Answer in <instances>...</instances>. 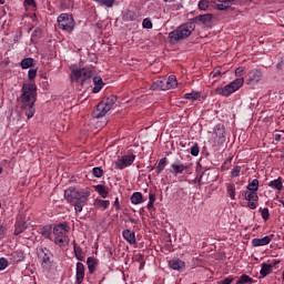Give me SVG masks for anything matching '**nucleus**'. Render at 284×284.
I'll list each match as a JSON object with an SVG mask.
<instances>
[{
    "mask_svg": "<svg viewBox=\"0 0 284 284\" xmlns=\"http://www.w3.org/2000/svg\"><path fill=\"white\" fill-rule=\"evenodd\" d=\"M8 267V260L6 257L0 258V272Z\"/></svg>",
    "mask_w": 284,
    "mask_h": 284,
    "instance_id": "nucleus-49",
    "label": "nucleus"
},
{
    "mask_svg": "<svg viewBox=\"0 0 284 284\" xmlns=\"http://www.w3.org/2000/svg\"><path fill=\"white\" fill-rule=\"evenodd\" d=\"M73 252H74V256L78 261H83L85 258L83 248H81V246H79L75 241H73Z\"/></svg>",
    "mask_w": 284,
    "mask_h": 284,
    "instance_id": "nucleus-21",
    "label": "nucleus"
},
{
    "mask_svg": "<svg viewBox=\"0 0 284 284\" xmlns=\"http://www.w3.org/2000/svg\"><path fill=\"white\" fill-rule=\"evenodd\" d=\"M154 85L156 88H159V90H168V87L165 84V79L163 80H158L156 82H154Z\"/></svg>",
    "mask_w": 284,
    "mask_h": 284,
    "instance_id": "nucleus-44",
    "label": "nucleus"
},
{
    "mask_svg": "<svg viewBox=\"0 0 284 284\" xmlns=\"http://www.w3.org/2000/svg\"><path fill=\"white\" fill-rule=\"evenodd\" d=\"M52 252L48 248H38V258L41 262L43 270H50L52 267Z\"/></svg>",
    "mask_w": 284,
    "mask_h": 284,
    "instance_id": "nucleus-10",
    "label": "nucleus"
},
{
    "mask_svg": "<svg viewBox=\"0 0 284 284\" xmlns=\"http://www.w3.org/2000/svg\"><path fill=\"white\" fill-rule=\"evenodd\" d=\"M169 266L171 270H175L176 272H181V270H185V262L175 258V260H170L169 261Z\"/></svg>",
    "mask_w": 284,
    "mask_h": 284,
    "instance_id": "nucleus-19",
    "label": "nucleus"
},
{
    "mask_svg": "<svg viewBox=\"0 0 284 284\" xmlns=\"http://www.w3.org/2000/svg\"><path fill=\"white\" fill-rule=\"evenodd\" d=\"M58 28L65 32H72V30H74V18H72L71 14L61 13L58 17Z\"/></svg>",
    "mask_w": 284,
    "mask_h": 284,
    "instance_id": "nucleus-9",
    "label": "nucleus"
},
{
    "mask_svg": "<svg viewBox=\"0 0 284 284\" xmlns=\"http://www.w3.org/2000/svg\"><path fill=\"white\" fill-rule=\"evenodd\" d=\"M90 194V189L79 191L77 187L71 186L64 191V199L70 203V205H74L75 212H83V207L88 205Z\"/></svg>",
    "mask_w": 284,
    "mask_h": 284,
    "instance_id": "nucleus-2",
    "label": "nucleus"
},
{
    "mask_svg": "<svg viewBox=\"0 0 284 284\" xmlns=\"http://www.w3.org/2000/svg\"><path fill=\"white\" fill-rule=\"evenodd\" d=\"M239 174H241V166L236 165L234 169H232L231 176L233 179H236V176H239Z\"/></svg>",
    "mask_w": 284,
    "mask_h": 284,
    "instance_id": "nucleus-46",
    "label": "nucleus"
},
{
    "mask_svg": "<svg viewBox=\"0 0 284 284\" xmlns=\"http://www.w3.org/2000/svg\"><path fill=\"white\" fill-rule=\"evenodd\" d=\"M130 223H134V225H136L139 223V220L130 217L129 219Z\"/></svg>",
    "mask_w": 284,
    "mask_h": 284,
    "instance_id": "nucleus-58",
    "label": "nucleus"
},
{
    "mask_svg": "<svg viewBox=\"0 0 284 284\" xmlns=\"http://www.w3.org/2000/svg\"><path fill=\"white\" fill-rule=\"evenodd\" d=\"M146 207L148 210H152V207H154V202H149Z\"/></svg>",
    "mask_w": 284,
    "mask_h": 284,
    "instance_id": "nucleus-59",
    "label": "nucleus"
},
{
    "mask_svg": "<svg viewBox=\"0 0 284 284\" xmlns=\"http://www.w3.org/2000/svg\"><path fill=\"white\" fill-rule=\"evenodd\" d=\"M20 65H21L22 70H28V68H32V65H34V59L24 58L21 60Z\"/></svg>",
    "mask_w": 284,
    "mask_h": 284,
    "instance_id": "nucleus-29",
    "label": "nucleus"
},
{
    "mask_svg": "<svg viewBox=\"0 0 284 284\" xmlns=\"http://www.w3.org/2000/svg\"><path fill=\"white\" fill-rule=\"evenodd\" d=\"M156 201V195L154 193L149 194V203H154Z\"/></svg>",
    "mask_w": 284,
    "mask_h": 284,
    "instance_id": "nucleus-55",
    "label": "nucleus"
},
{
    "mask_svg": "<svg viewBox=\"0 0 284 284\" xmlns=\"http://www.w3.org/2000/svg\"><path fill=\"white\" fill-rule=\"evenodd\" d=\"M268 185L270 187H273V190H278V192H281V190H283V179L278 178L277 180H273Z\"/></svg>",
    "mask_w": 284,
    "mask_h": 284,
    "instance_id": "nucleus-31",
    "label": "nucleus"
},
{
    "mask_svg": "<svg viewBox=\"0 0 284 284\" xmlns=\"http://www.w3.org/2000/svg\"><path fill=\"white\" fill-rule=\"evenodd\" d=\"M87 265H88L89 274H94V270H97V260H94V257L92 256L88 257Z\"/></svg>",
    "mask_w": 284,
    "mask_h": 284,
    "instance_id": "nucleus-30",
    "label": "nucleus"
},
{
    "mask_svg": "<svg viewBox=\"0 0 284 284\" xmlns=\"http://www.w3.org/2000/svg\"><path fill=\"white\" fill-rule=\"evenodd\" d=\"M0 207H1V203H0Z\"/></svg>",
    "mask_w": 284,
    "mask_h": 284,
    "instance_id": "nucleus-64",
    "label": "nucleus"
},
{
    "mask_svg": "<svg viewBox=\"0 0 284 284\" xmlns=\"http://www.w3.org/2000/svg\"><path fill=\"white\" fill-rule=\"evenodd\" d=\"M122 236L126 243H130V245L136 244V235L134 232L130 231V229L124 230Z\"/></svg>",
    "mask_w": 284,
    "mask_h": 284,
    "instance_id": "nucleus-17",
    "label": "nucleus"
},
{
    "mask_svg": "<svg viewBox=\"0 0 284 284\" xmlns=\"http://www.w3.org/2000/svg\"><path fill=\"white\" fill-rule=\"evenodd\" d=\"M217 1H219V3H216V6H215L216 10H220V11L229 10L230 4L223 2V0H217Z\"/></svg>",
    "mask_w": 284,
    "mask_h": 284,
    "instance_id": "nucleus-41",
    "label": "nucleus"
},
{
    "mask_svg": "<svg viewBox=\"0 0 284 284\" xmlns=\"http://www.w3.org/2000/svg\"><path fill=\"white\" fill-rule=\"evenodd\" d=\"M234 283V277H226L220 282H217V284H232Z\"/></svg>",
    "mask_w": 284,
    "mask_h": 284,
    "instance_id": "nucleus-50",
    "label": "nucleus"
},
{
    "mask_svg": "<svg viewBox=\"0 0 284 284\" xmlns=\"http://www.w3.org/2000/svg\"><path fill=\"white\" fill-rule=\"evenodd\" d=\"M114 207L118 211L121 210V204L119 203V197H116L115 201H114Z\"/></svg>",
    "mask_w": 284,
    "mask_h": 284,
    "instance_id": "nucleus-56",
    "label": "nucleus"
},
{
    "mask_svg": "<svg viewBox=\"0 0 284 284\" xmlns=\"http://www.w3.org/2000/svg\"><path fill=\"white\" fill-rule=\"evenodd\" d=\"M165 165H168V158H162L156 165V174H161L165 170Z\"/></svg>",
    "mask_w": 284,
    "mask_h": 284,
    "instance_id": "nucleus-32",
    "label": "nucleus"
},
{
    "mask_svg": "<svg viewBox=\"0 0 284 284\" xmlns=\"http://www.w3.org/2000/svg\"><path fill=\"white\" fill-rule=\"evenodd\" d=\"M134 159H136L134 154L123 155L122 159L115 162V170H125V168L134 163Z\"/></svg>",
    "mask_w": 284,
    "mask_h": 284,
    "instance_id": "nucleus-12",
    "label": "nucleus"
},
{
    "mask_svg": "<svg viewBox=\"0 0 284 284\" xmlns=\"http://www.w3.org/2000/svg\"><path fill=\"white\" fill-rule=\"evenodd\" d=\"M171 168H172V173L173 174H183V172H185V170H189L190 169V166H187V165H184V164H179V163H173L172 165H171Z\"/></svg>",
    "mask_w": 284,
    "mask_h": 284,
    "instance_id": "nucleus-25",
    "label": "nucleus"
},
{
    "mask_svg": "<svg viewBox=\"0 0 284 284\" xmlns=\"http://www.w3.org/2000/svg\"><path fill=\"white\" fill-rule=\"evenodd\" d=\"M97 3H99L100 6H104L105 8H112L114 6V2L116 0H95Z\"/></svg>",
    "mask_w": 284,
    "mask_h": 284,
    "instance_id": "nucleus-37",
    "label": "nucleus"
},
{
    "mask_svg": "<svg viewBox=\"0 0 284 284\" xmlns=\"http://www.w3.org/2000/svg\"><path fill=\"white\" fill-rule=\"evenodd\" d=\"M92 174H93V176H95V179H101V176H103V169H101L99 166L93 168Z\"/></svg>",
    "mask_w": 284,
    "mask_h": 284,
    "instance_id": "nucleus-42",
    "label": "nucleus"
},
{
    "mask_svg": "<svg viewBox=\"0 0 284 284\" xmlns=\"http://www.w3.org/2000/svg\"><path fill=\"white\" fill-rule=\"evenodd\" d=\"M131 203L133 205H141L143 203V194L141 192H134L131 195Z\"/></svg>",
    "mask_w": 284,
    "mask_h": 284,
    "instance_id": "nucleus-27",
    "label": "nucleus"
},
{
    "mask_svg": "<svg viewBox=\"0 0 284 284\" xmlns=\"http://www.w3.org/2000/svg\"><path fill=\"white\" fill-rule=\"evenodd\" d=\"M196 30V23L186 22L178 27L175 30L169 33L170 43L176 44L180 41L187 39V37L192 36V32Z\"/></svg>",
    "mask_w": 284,
    "mask_h": 284,
    "instance_id": "nucleus-3",
    "label": "nucleus"
},
{
    "mask_svg": "<svg viewBox=\"0 0 284 284\" xmlns=\"http://www.w3.org/2000/svg\"><path fill=\"white\" fill-rule=\"evenodd\" d=\"M211 74L213 79H216V77H221L222 73L220 69H214Z\"/></svg>",
    "mask_w": 284,
    "mask_h": 284,
    "instance_id": "nucleus-52",
    "label": "nucleus"
},
{
    "mask_svg": "<svg viewBox=\"0 0 284 284\" xmlns=\"http://www.w3.org/2000/svg\"><path fill=\"white\" fill-rule=\"evenodd\" d=\"M164 83L166 85V90H172L179 85L176 82V77L175 75H170L168 79H164Z\"/></svg>",
    "mask_w": 284,
    "mask_h": 284,
    "instance_id": "nucleus-26",
    "label": "nucleus"
},
{
    "mask_svg": "<svg viewBox=\"0 0 284 284\" xmlns=\"http://www.w3.org/2000/svg\"><path fill=\"white\" fill-rule=\"evenodd\" d=\"M37 78V69H30L28 72V79L29 81H33V79Z\"/></svg>",
    "mask_w": 284,
    "mask_h": 284,
    "instance_id": "nucleus-47",
    "label": "nucleus"
},
{
    "mask_svg": "<svg viewBox=\"0 0 284 284\" xmlns=\"http://www.w3.org/2000/svg\"><path fill=\"white\" fill-rule=\"evenodd\" d=\"M26 258L23 251H14L9 255V261L11 265H17V263H21Z\"/></svg>",
    "mask_w": 284,
    "mask_h": 284,
    "instance_id": "nucleus-15",
    "label": "nucleus"
},
{
    "mask_svg": "<svg viewBox=\"0 0 284 284\" xmlns=\"http://www.w3.org/2000/svg\"><path fill=\"white\" fill-rule=\"evenodd\" d=\"M94 190L101 195L102 199H106L108 194H110V189L103 184L95 185Z\"/></svg>",
    "mask_w": 284,
    "mask_h": 284,
    "instance_id": "nucleus-22",
    "label": "nucleus"
},
{
    "mask_svg": "<svg viewBox=\"0 0 284 284\" xmlns=\"http://www.w3.org/2000/svg\"><path fill=\"white\" fill-rule=\"evenodd\" d=\"M6 3V0H0V6H3Z\"/></svg>",
    "mask_w": 284,
    "mask_h": 284,
    "instance_id": "nucleus-61",
    "label": "nucleus"
},
{
    "mask_svg": "<svg viewBox=\"0 0 284 284\" xmlns=\"http://www.w3.org/2000/svg\"><path fill=\"white\" fill-rule=\"evenodd\" d=\"M199 10L206 11L207 8H210V1L209 0H200L197 4Z\"/></svg>",
    "mask_w": 284,
    "mask_h": 284,
    "instance_id": "nucleus-38",
    "label": "nucleus"
},
{
    "mask_svg": "<svg viewBox=\"0 0 284 284\" xmlns=\"http://www.w3.org/2000/svg\"><path fill=\"white\" fill-rule=\"evenodd\" d=\"M282 132H283V134H284V130H283Z\"/></svg>",
    "mask_w": 284,
    "mask_h": 284,
    "instance_id": "nucleus-63",
    "label": "nucleus"
},
{
    "mask_svg": "<svg viewBox=\"0 0 284 284\" xmlns=\"http://www.w3.org/2000/svg\"><path fill=\"white\" fill-rule=\"evenodd\" d=\"M26 230H28V223L26 222V217L23 216L18 217L16 222V230H14L16 236H19V234H23Z\"/></svg>",
    "mask_w": 284,
    "mask_h": 284,
    "instance_id": "nucleus-13",
    "label": "nucleus"
},
{
    "mask_svg": "<svg viewBox=\"0 0 284 284\" xmlns=\"http://www.w3.org/2000/svg\"><path fill=\"white\" fill-rule=\"evenodd\" d=\"M81 77H83L82 85H85V83H90V79H92V77H94V72L88 68L72 69V71H71V81L72 82L79 81L81 79Z\"/></svg>",
    "mask_w": 284,
    "mask_h": 284,
    "instance_id": "nucleus-8",
    "label": "nucleus"
},
{
    "mask_svg": "<svg viewBox=\"0 0 284 284\" xmlns=\"http://www.w3.org/2000/svg\"><path fill=\"white\" fill-rule=\"evenodd\" d=\"M261 216L264 221H270V209H260Z\"/></svg>",
    "mask_w": 284,
    "mask_h": 284,
    "instance_id": "nucleus-43",
    "label": "nucleus"
},
{
    "mask_svg": "<svg viewBox=\"0 0 284 284\" xmlns=\"http://www.w3.org/2000/svg\"><path fill=\"white\" fill-rule=\"evenodd\" d=\"M254 280L250 277V275H241L240 278L237 280L236 284H245V283H252Z\"/></svg>",
    "mask_w": 284,
    "mask_h": 284,
    "instance_id": "nucleus-36",
    "label": "nucleus"
},
{
    "mask_svg": "<svg viewBox=\"0 0 284 284\" xmlns=\"http://www.w3.org/2000/svg\"><path fill=\"white\" fill-rule=\"evenodd\" d=\"M196 30V23L186 22L178 27L175 30L169 33L170 43L176 44L180 41L187 39V37L192 36V32Z\"/></svg>",
    "mask_w": 284,
    "mask_h": 284,
    "instance_id": "nucleus-4",
    "label": "nucleus"
},
{
    "mask_svg": "<svg viewBox=\"0 0 284 284\" xmlns=\"http://www.w3.org/2000/svg\"><path fill=\"white\" fill-rule=\"evenodd\" d=\"M227 194H229L230 199H232V201H234V199L236 196V187L234 186V184H230L227 186Z\"/></svg>",
    "mask_w": 284,
    "mask_h": 284,
    "instance_id": "nucleus-39",
    "label": "nucleus"
},
{
    "mask_svg": "<svg viewBox=\"0 0 284 284\" xmlns=\"http://www.w3.org/2000/svg\"><path fill=\"white\" fill-rule=\"evenodd\" d=\"M1 172H3V169L0 166V174H1Z\"/></svg>",
    "mask_w": 284,
    "mask_h": 284,
    "instance_id": "nucleus-62",
    "label": "nucleus"
},
{
    "mask_svg": "<svg viewBox=\"0 0 284 284\" xmlns=\"http://www.w3.org/2000/svg\"><path fill=\"white\" fill-rule=\"evenodd\" d=\"M195 20L200 21V23H203V26H212V14L210 13L197 16Z\"/></svg>",
    "mask_w": 284,
    "mask_h": 284,
    "instance_id": "nucleus-24",
    "label": "nucleus"
},
{
    "mask_svg": "<svg viewBox=\"0 0 284 284\" xmlns=\"http://www.w3.org/2000/svg\"><path fill=\"white\" fill-rule=\"evenodd\" d=\"M246 190L248 192H258V179L252 180V182L246 186Z\"/></svg>",
    "mask_w": 284,
    "mask_h": 284,
    "instance_id": "nucleus-33",
    "label": "nucleus"
},
{
    "mask_svg": "<svg viewBox=\"0 0 284 284\" xmlns=\"http://www.w3.org/2000/svg\"><path fill=\"white\" fill-rule=\"evenodd\" d=\"M244 199L245 201H247V207H250V210H256V207L258 206V194L254 191H246L244 193Z\"/></svg>",
    "mask_w": 284,
    "mask_h": 284,
    "instance_id": "nucleus-11",
    "label": "nucleus"
},
{
    "mask_svg": "<svg viewBox=\"0 0 284 284\" xmlns=\"http://www.w3.org/2000/svg\"><path fill=\"white\" fill-rule=\"evenodd\" d=\"M261 77H262V74H261V71L258 69H254V70L251 71V75H250L251 81L258 82V81H261Z\"/></svg>",
    "mask_w": 284,
    "mask_h": 284,
    "instance_id": "nucleus-34",
    "label": "nucleus"
},
{
    "mask_svg": "<svg viewBox=\"0 0 284 284\" xmlns=\"http://www.w3.org/2000/svg\"><path fill=\"white\" fill-rule=\"evenodd\" d=\"M93 205L94 207H97L98 210H108V207H110V201L109 200H101L99 197H97L94 201H93Z\"/></svg>",
    "mask_w": 284,
    "mask_h": 284,
    "instance_id": "nucleus-20",
    "label": "nucleus"
},
{
    "mask_svg": "<svg viewBox=\"0 0 284 284\" xmlns=\"http://www.w3.org/2000/svg\"><path fill=\"white\" fill-rule=\"evenodd\" d=\"M199 152H200L199 144L195 143V144L191 148V154H192V156H199Z\"/></svg>",
    "mask_w": 284,
    "mask_h": 284,
    "instance_id": "nucleus-48",
    "label": "nucleus"
},
{
    "mask_svg": "<svg viewBox=\"0 0 284 284\" xmlns=\"http://www.w3.org/2000/svg\"><path fill=\"white\" fill-rule=\"evenodd\" d=\"M3 234H6V227L0 225V236H3Z\"/></svg>",
    "mask_w": 284,
    "mask_h": 284,
    "instance_id": "nucleus-57",
    "label": "nucleus"
},
{
    "mask_svg": "<svg viewBox=\"0 0 284 284\" xmlns=\"http://www.w3.org/2000/svg\"><path fill=\"white\" fill-rule=\"evenodd\" d=\"M214 134L221 143L225 142V125L219 123L214 128Z\"/></svg>",
    "mask_w": 284,
    "mask_h": 284,
    "instance_id": "nucleus-16",
    "label": "nucleus"
},
{
    "mask_svg": "<svg viewBox=\"0 0 284 284\" xmlns=\"http://www.w3.org/2000/svg\"><path fill=\"white\" fill-rule=\"evenodd\" d=\"M243 83H245V79L237 78L225 87L215 89V94H220L221 97H230V94H234V92L241 90Z\"/></svg>",
    "mask_w": 284,
    "mask_h": 284,
    "instance_id": "nucleus-7",
    "label": "nucleus"
},
{
    "mask_svg": "<svg viewBox=\"0 0 284 284\" xmlns=\"http://www.w3.org/2000/svg\"><path fill=\"white\" fill-rule=\"evenodd\" d=\"M114 103H116V95H111L109 98H104L98 105L97 110L93 112L94 119H101L109 113L112 108H114Z\"/></svg>",
    "mask_w": 284,
    "mask_h": 284,
    "instance_id": "nucleus-5",
    "label": "nucleus"
},
{
    "mask_svg": "<svg viewBox=\"0 0 284 284\" xmlns=\"http://www.w3.org/2000/svg\"><path fill=\"white\" fill-rule=\"evenodd\" d=\"M270 243H272L271 236H264L262 239H253L252 240L253 247H263V245H270Z\"/></svg>",
    "mask_w": 284,
    "mask_h": 284,
    "instance_id": "nucleus-18",
    "label": "nucleus"
},
{
    "mask_svg": "<svg viewBox=\"0 0 284 284\" xmlns=\"http://www.w3.org/2000/svg\"><path fill=\"white\" fill-rule=\"evenodd\" d=\"M83 278H85V266L83 263H77V273H75V284L83 283Z\"/></svg>",
    "mask_w": 284,
    "mask_h": 284,
    "instance_id": "nucleus-14",
    "label": "nucleus"
},
{
    "mask_svg": "<svg viewBox=\"0 0 284 284\" xmlns=\"http://www.w3.org/2000/svg\"><path fill=\"white\" fill-rule=\"evenodd\" d=\"M275 141H281V134H275Z\"/></svg>",
    "mask_w": 284,
    "mask_h": 284,
    "instance_id": "nucleus-60",
    "label": "nucleus"
},
{
    "mask_svg": "<svg viewBox=\"0 0 284 284\" xmlns=\"http://www.w3.org/2000/svg\"><path fill=\"white\" fill-rule=\"evenodd\" d=\"M243 72H245V69L243 67L235 69L236 77H243Z\"/></svg>",
    "mask_w": 284,
    "mask_h": 284,
    "instance_id": "nucleus-51",
    "label": "nucleus"
},
{
    "mask_svg": "<svg viewBox=\"0 0 284 284\" xmlns=\"http://www.w3.org/2000/svg\"><path fill=\"white\" fill-rule=\"evenodd\" d=\"M274 267V265L272 264H262V268L260 271L261 276H263V278H265V276H270V274H272V268Z\"/></svg>",
    "mask_w": 284,
    "mask_h": 284,
    "instance_id": "nucleus-28",
    "label": "nucleus"
},
{
    "mask_svg": "<svg viewBox=\"0 0 284 284\" xmlns=\"http://www.w3.org/2000/svg\"><path fill=\"white\" fill-rule=\"evenodd\" d=\"M142 27L146 30H152V20H150V18H145L142 22Z\"/></svg>",
    "mask_w": 284,
    "mask_h": 284,
    "instance_id": "nucleus-45",
    "label": "nucleus"
},
{
    "mask_svg": "<svg viewBox=\"0 0 284 284\" xmlns=\"http://www.w3.org/2000/svg\"><path fill=\"white\" fill-rule=\"evenodd\" d=\"M20 101L28 119H32L34 116V103H37V84L24 83L22 85Z\"/></svg>",
    "mask_w": 284,
    "mask_h": 284,
    "instance_id": "nucleus-1",
    "label": "nucleus"
},
{
    "mask_svg": "<svg viewBox=\"0 0 284 284\" xmlns=\"http://www.w3.org/2000/svg\"><path fill=\"white\" fill-rule=\"evenodd\" d=\"M41 234L44 239H52V226H43Z\"/></svg>",
    "mask_w": 284,
    "mask_h": 284,
    "instance_id": "nucleus-35",
    "label": "nucleus"
},
{
    "mask_svg": "<svg viewBox=\"0 0 284 284\" xmlns=\"http://www.w3.org/2000/svg\"><path fill=\"white\" fill-rule=\"evenodd\" d=\"M70 227L67 223H60L53 227V234H54V243L55 245H68L70 243V237H68V232Z\"/></svg>",
    "mask_w": 284,
    "mask_h": 284,
    "instance_id": "nucleus-6",
    "label": "nucleus"
},
{
    "mask_svg": "<svg viewBox=\"0 0 284 284\" xmlns=\"http://www.w3.org/2000/svg\"><path fill=\"white\" fill-rule=\"evenodd\" d=\"M94 88L92 89L93 94H98L103 89V79L101 77L93 78Z\"/></svg>",
    "mask_w": 284,
    "mask_h": 284,
    "instance_id": "nucleus-23",
    "label": "nucleus"
},
{
    "mask_svg": "<svg viewBox=\"0 0 284 284\" xmlns=\"http://www.w3.org/2000/svg\"><path fill=\"white\" fill-rule=\"evenodd\" d=\"M201 98V93L199 92H192L184 94V99H189L190 101H196V99Z\"/></svg>",
    "mask_w": 284,
    "mask_h": 284,
    "instance_id": "nucleus-40",
    "label": "nucleus"
},
{
    "mask_svg": "<svg viewBox=\"0 0 284 284\" xmlns=\"http://www.w3.org/2000/svg\"><path fill=\"white\" fill-rule=\"evenodd\" d=\"M136 261H138V263H140V270H143V265H144V263H143V255H136Z\"/></svg>",
    "mask_w": 284,
    "mask_h": 284,
    "instance_id": "nucleus-53",
    "label": "nucleus"
},
{
    "mask_svg": "<svg viewBox=\"0 0 284 284\" xmlns=\"http://www.w3.org/2000/svg\"><path fill=\"white\" fill-rule=\"evenodd\" d=\"M24 3L27 6H32L33 8H37V2H34V0H24Z\"/></svg>",
    "mask_w": 284,
    "mask_h": 284,
    "instance_id": "nucleus-54",
    "label": "nucleus"
}]
</instances>
